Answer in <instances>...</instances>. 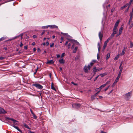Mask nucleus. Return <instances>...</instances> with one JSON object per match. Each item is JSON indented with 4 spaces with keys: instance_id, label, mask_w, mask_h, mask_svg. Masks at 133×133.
Masks as SVG:
<instances>
[{
    "instance_id": "nucleus-1",
    "label": "nucleus",
    "mask_w": 133,
    "mask_h": 133,
    "mask_svg": "<svg viewBox=\"0 0 133 133\" xmlns=\"http://www.w3.org/2000/svg\"><path fill=\"white\" fill-rule=\"evenodd\" d=\"M81 105L79 103H74L72 104V107L74 108L77 109L79 108L81 106Z\"/></svg>"
},
{
    "instance_id": "nucleus-2",
    "label": "nucleus",
    "mask_w": 133,
    "mask_h": 133,
    "mask_svg": "<svg viewBox=\"0 0 133 133\" xmlns=\"http://www.w3.org/2000/svg\"><path fill=\"white\" fill-rule=\"evenodd\" d=\"M32 85L33 86H35L37 88L40 89H42L43 88V86L39 84H34Z\"/></svg>"
},
{
    "instance_id": "nucleus-3",
    "label": "nucleus",
    "mask_w": 133,
    "mask_h": 133,
    "mask_svg": "<svg viewBox=\"0 0 133 133\" xmlns=\"http://www.w3.org/2000/svg\"><path fill=\"white\" fill-rule=\"evenodd\" d=\"M88 68L89 70H90V65H88V66H85L84 68V70L85 72L87 73L88 72Z\"/></svg>"
},
{
    "instance_id": "nucleus-4",
    "label": "nucleus",
    "mask_w": 133,
    "mask_h": 133,
    "mask_svg": "<svg viewBox=\"0 0 133 133\" xmlns=\"http://www.w3.org/2000/svg\"><path fill=\"white\" fill-rule=\"evenodd\" d=\"M131 93L130 92H128V93L126 94L125 95V98L126 99H128L130 98L131 96Z\"/></svg>"
},
{
    "instance_id": "nucleus-5",
    "label": "nucleus",
    "mask_w": 133,
    "mask_h": 133,
    "mask_svg": "<svg viewBox=\"0 0 133 133\" xmlns=\"http://www.w3.org/2000/svg\"><path fill=\"white\" fill-rule=\"evenodd\" d=\"M6 112L3 108L0 107V114H5Z\"/></svg>"
},
{
    "instance_id": "nucleus-6",
    "label": "nucleus",
    "mask_w": 133,
    "mask_h": 133,
    "mask_svg": "<svg viewBox=\"0 0 133 133\" xmlns=\"http://www.w3.org/2000/svg\"><path fill=\"white\" fill-rule=\"evenodd\" d=\"M7 119H8L9 120H11V121L14 122V125H16L17 124V123L16 122H17L16 120L14 119H13L12 118H9V117L7 118Z\"/></svg>"
},
{
    "instance_id": "nucleus-7",
    "label": "nucleus",
    "mask_w": 133,
    "mask_h": 133,
    "mask_svg": "<svg viewBox=\"0 0 133 133\" xmlns=\"http://www.w3.org/2000/svg\"><path fill=\"white\" fill-rule=\"evenodd\" d=\"M102 69V68L97 69L96 67H94L93 68V72H96L97 71H99V70H101Z\"/></svg>"
},
{
    "instance_id": "nucleus-8",
    "label": "nucleus",
    "mask_w": 133,
    "mask_h": 133,
    "mask_svg": "<svg viewBox=\"0 0 133 133\" xmlns=\"http://www.w3.org/2000/svg\"><path fill=\"white\" fill-rule=\"evenodd\" d=\"M99 36L100 41H101L103 37V35L101 32H99Z\"/></svg>"
},
{
    "instance_id": "nucleus-9",
    "label": "nucleus",
    "mask_w": 133,
    "mask_h": 133,
    "mask_svg": "<svg viewBox=\"0 0 133 133\" xmlns=\"http://www.w3.org/2000/svg\"><path fill=\"white\" fill-rule=\"evenodd\" d=\"M127 48L126 47H124V49L123 50L122 53H121V55H123L125 53V49H127Z\"/></svg>"
},
{
    "instance_id": "nucleus-10",
    "label": "nucleus",
    "mask_w": 133,
    "mask_h": 133,
    "mask_svg": "<svg viewBox=\"0 0 133 133\" xmlns=\"http://www.w3.org/2000/svg\"><path fill=\"white\" fill-rule=\"evenodd\" d=\"M49 26L51 28H57L58 29V26L55 25H49Z\"/></svg>"
},
{
    "instance_id": "nucleus-11",
    "label": "nucleus",
    "mask_w": 133,
    "mask_h": 133,
    "mask_svg": "<svg viewBox=\"0 0 133 133\" xmlns=\"http://www.w3.org/2000/svg\"><path fill=\"white\" fill-rule=\"evenodd\" d=\"M119 21H118L116 22L115 24V26L114 27V29H115L116 28H117V27L118 24H119Z\"/></svg>"
},
{
    "instance_id": "nucleus-12",
    "label": "nucleus",
    "mask_w": 133,
    "mask_h": 133,
    "mask_svg": "<svg viewBox=\"0 0 133 133\" xmlns=\"http://www.w3.org/2000/svg\"><path fill=\"white\" fill-rule=\"evenodd\" d=\"M123 25H122L121 27L119 29V35L121 34L122 32V30L123 29V27L122 26Z\"/></svg>"
},
{
    "instance_id": "nucleus-13",
    "label": "nucleus",
    "mask_w": 133,
    "mask_h": 133,
    "mask_svg": "<svg viewBox=\"0 0 133 133\" xmlns=\"http://www.w3.org/2000/svg\"><path fill=\"white\" fill-rule=\"evenodd\" d=\"M12 126L17 129L18 131L21 133H22V131L20 130L17 126H15L14 125H12Z\"/></svg>"
},
{
    "instance_id": "nucleus-14",
    "label": "nucleus",
    "mask_w": 133,
    "mask_h": 133,
    "mask_svg": "<svg viewBox=\"0 0 133 133\" xmlns=\"http://www.w3.org/2000/svg\"><path fill=\"white\" fill-rule=\"evenodd\" d=\"M54 62L53 60H50L48 61L47 62L46 64H53Z\"/></svg>"
},
{
    "instance_id": "nucleus-15",
    "label": "nucleus",
    "mask_w": 133,
    "mask_h": 133,
    "mask_svg": "<svg viewBox=\"0 0 133 133\" xmlns=\"http://www.w3.org/2000/svg\"><path fill=\"white\" fill-rule=\"evenodd\" d=\"M105 84H104L101 85L99 88H97L96 89H99L100 90H101V89L105 87Z\"/></svg>"
},
{
    "instance_id": "nucleus-16",
    "label": "nucleus",
    "mask_w": 133,
    "mask_h": 133,
    "mask_svg": "<svg viewBox=\"0 0 133 133\" xmlns=\"http://www.w3.org/2000/svg\"><path fill=\"white\" fill-rule=\"evenodd\" d=\"M59 62L61 64H64L65 63V61L63 60V59H60L59 60Z\"/></svg>"
},
{
    "instance_id": "nucleus-17",
    "label": "nucleus",
    "mask_w": 133,
    "mask_h": 133,
    "mask_svg": "<svg viewBox=\"0 0 133 133\" xmlns=\"http://www.w3.org/2000/svg\"><path fill=\"white\" fill-rule=\"evenodd\" d=\"M96 61L94 60H93L92 62L90 63V65L91 66H92L95 63Z\"/></svg>"
},
{
    "instance_id": "nucleus-18",
    "label": "nucleus",
    "mask_w": 133,
    "mask_h": 133,
    "mask_svg": "<svg viewBox=\"0 0 133 133\" xmlns=\"http://www.w3.org/2000/svg\"><path fill=\"white\" fill-rule=\"evenodd\" d=\"M128 6V3H127L124 6L122 7L121 8V10H123L124 8H125L126 7H127Z\"/></svg>"
},
{
    "instance_id": "nucleus-19",
    "label": "nucleus",
    "mask_w": 133,
    "mask_h": 133,
    "mask_svg": "<svg viewBox=\"0 0 133 133\" xmlns=\"http://www.w3.org/2000/svg\"><path fill=\"white\" fill-rule=\"evenodd\" d=\"M23 125H24V127L26 128H27L28 129H30V128L28 126V125H27L26 124L24 123L23 124Z\"/></svg>"
},
{
    "instance_id": "nucleus-20",
    "label": "nucleus",
    "mask_w": 133,
    "mask_h": 133,
    "mask_svg": "<svg viewBox=\"0 0 133 133\" xmlns=\"http://www.w3.org/2000/svg\"><path fill=\"white\" fill-rule=\"evenodd\" d=\"M51 89L54 90H55L56 89L54 86V83L53 82L51 83Z\"/></svg>"
},
{
    "instance_id": "nucleus-21",
    "label": "nucleus",
    "mask_w": 133,
    "mask_h": 133,
    "mask_svg": "<svg viewBox=\"0 0 133 133\" xmlns=\"http://www.w3.org/2000/svg\"><path fill=\"white\" fill-rule=\"evenodd\" d=\"M110 57V54L109 53H108L106 57V59L107 60Z\"/></svg>"
},
{
    "instance_id": "nucleus-22",
    "label": "nucleus",
    "mask_w": 133,
    "mask_h": 133,
    "mask_svg": "<svg viewBox=\"0 0 133 133\" xmlns=\"http://www.w3.org/2000/svg\"><path fill=\"white\" fill-rule=\"evenodd\" d=\"M78 49V47H76L75 48V49H74V50L73 51V53H75L76 52L77 50Z\"/></svg>"
},
{
    "instance_id": "nucleus-23",
    "label": "nucleus",
    "mask_w": 133,
    "mask_h": 133,
    "mask_svg": "<svg viewBox=\"0 0 133 133\" xmlns=\"http://www.w3.org/2000/svg\"><path fill=\"white\" fill-rule=\"evenodd\" d=\"M119 78L117 77L116 79L115 80V81L114 82V83H116L118 82Z\"/></svg>"
},
{
    "instance_id": "nucleus-24",
    "label": "nucleus",
    "mask_w": 133,
    "mask_h": 133,
    "mask_svg": "<svg viewBox=\"0 0 133 133\" xmlns=\"http://www.w3.org/2000/svg\"><path fill=\"white\" fill-rule=\"evenodd\" d=\"M107 75V74L106 73H105L103 74H101L100 75H99L101 76L102 77H103L105 75Z\"/></svg>"
},
{
    "instance_id": "nucleus-25",
    "label": "nucleus",
    "mask_w": 133,
    "mask_h": 133,
    "mask_svg": "<svg viewBox=\"0 0 133 133\" xmlns=\"http://www.w3.org/2000/svg\"><path fill=\"white\" fill-rule=\"evenodd\" d=\"M116 34V32H113L111 35L110 37V38H112L114 36L115 34Z\"/></svg>"
},
{
    "instance_id": "nucleus-26",
    "label": "nucleus",
    "mask_w": 133,
    "mask_h": 133,
    "mask_svg": "<svg viewBox=\"0 0 133 133\" xmlns=\"http://www.w3.org/2000/svg\"><path fill=\"white\" fill-rule=\"evenodd\" d=\"M117 28H116L115 29H114V28L113 29V32H116V34L117 32Z\"/></svg>"
},
{
    "instance_id": "nucleus-27",
    "label": "nucleus",
    "mask_w": 133,
    "mask_h": 133,
    "mask_svg": "<svg viewBox=\"0 0 133 133\" xmlns=\"http://www.w3.org/2000/svg\"><path fill=\"white\" fill-rule=\"evenodd\" d=\"M32 114V115L33 116V118L35 119H36L37 118V116L34 114V113H33V114Z\"/></svg>"
},
{
    "instance_id": "nucleus-28",
    "label": "nucleus",
    "mask_w": 133,
    "mask_h": 133,
    "mask_svg": "<svg viewBox=\"0 0 133 133\" xmlns=\"http://www.w3.org/2000/svg\"><path fill=\"white\" fill-rule=\"evenodd\" d=\"M119 69H120V70L119 71V73L121 74L122 71V70H123V66H122L121 68H119Z\"/></svg>"
},
{
    "instance_id": "nucleus-29",
    "label": "nucleus",
    "mask_w": 133,
    "mask_h": 133,
    "mask_svg": "<svg viewBox=\"0 0 133 133\" xmlns=\"http://www.w3.org/2000/svg\"><path fill=\"white\" fill-rule=\"evenodd\" d=\"M130 48H132L133 47V43H132V42L131 41L130 42Z\"/></svg>"
},
{
    "instance_id": "nucleus-30",
    "label": "nucleus",
    "mask_w": 133,
    "mask_h": 133,
    "mask_svg": "<svg viewBox=\"0 0 133 133\" xmlns=\"http://www.w3.org/2000/svg\"><path fill=\"white\" fill-rule=\"evenodd\" d=\"M63 39H64V37L62 36H61V41H60V43H62L63 41Z\"/></svg>"
},
{
    "instance_id": "nucleus-31",
    "label": "nucleus",
    "mask_w": 133,
    "mask_h": 133,
    "mask_svg": "<svg viewBox=\"0 0 133 133\" xmlns=\"http://www.w3.org/2000/svg\"><path fill=\"white\" fill-rule=\"evenodd\" d=\"M95 96H94V95L92 96L91 97V99L92 100H93L94 99H95Z\"/></svg>"
},
{
    "instance_id": "nucleus-32",
    "label": "nucleus",
    "mask_w": 133,
    "mask_h": 133,
    "mask_svg": "<svg viewBox=\"0 0 133 133\" xmlns=\"http://www.w3.org/2000/svg\"><path fill=\"white\" fill-rule=\"evenodd\" d=\"M100 90H99L98 92H97L96 93H95L94 95V96H96L100 92Z\"/></svg>"
},
{
    "instance_id": "nucleus-33",
    "label": "nucleus",
    "mask_w": 133,
    "mask_h": 133,
    "mask_svg": "<svg viewBox=\"0 0 133 133\" xmlns=\"http://www.w3.org/2000/svg\"><path fill=\"white\" fill-rule=\"evenodd\" d=\"M73 41L74 42L76 43V44L78 45H79V43L77 41L74 40Z\"/></svg>"
},
{
    "instance_id": "nucleus-34",
    "label": "nucleus",
    "mask_w": 133,
    "mask_h": 133,
    "mask_svg": "<svg viewBox=\"0 0 133 133\" xmlns=\"http://www.w3.org/2000/svg\"><path fill=\"white\" fill-rule=\"evenodd\" d=\"M119 58V56L118 55L116 56L114 58V59L115 60H117Z\"/></svg>"
},
{
    "instance_id": "nucleus-35",
    "label": "nucleus",
    "mask_w": 133,
    "mask_h": 133,
    "mask_svg": "<svg viewBox=\"0 0 133 133\" xmlns=\"http://www.w3.org/2000/svg\"><path fill=\"white\" fill-rule=\"evenodd\" d=\"M132 2H133V0H130L129 3L128 4V5H129V6H130L131 3Z\"/></svg>"
},
{
    "instance_id": "nucleus-36",
    "label": "nucleus",
    "mask_w": 133,
    "mask_h": 133,
    "mask_svg": "<svg viewBox=\"0 0 133 133\" xmlns=\"http://www.w3.org/2000/svg\"><path fill=\"white\" fill-rule=\"evenodd\" d=\"M5 39V37H2L1 38H0V42L1 41H2L4 40V39Z\"/></svg>"
},
{
    "instance_id": "nucleus-37",
    "label": "nucleus",
    "mask_w": 133,
    "mask_h": 133,
    "mask_svg": "<svg viewBox=\"0 0 133 133\" xmlns=\"http://www.w3.org/2000/svg\"><path fill=\"white\" fill-rule=\"evenodd\" d=\"M107 44L104 43V45L103 47V49H104L107 46Z\"/></svg>"
},
{
    "instance_id": "nucleus-38",
    "label": "nucleus",
    "mask_w": 133,
    "mask_h": 133,
    "mask_svg": "<svg viewBox=\"0 0 133 133\" xmlns=\"http://www.w3.org/2000/svg\"><path fill=\"white\" fill-rule=\"evenodd\" d=\"M110 83V81H107L106 82V83H105V84H105V85L106 86V85H107L108 84Z\"/></svg>"
},
{
    "instance_id": "nucleus-39",
    "label": "nucleus",
    "mask_w": 133,
    "mask_h": 133,
    "mask_svg": "<svg viewBox=\"0 0 133 133\" xmlns=\"http://www.w3.org/2000/svg\"><path fill=\"white\" fill-rule=\"evenodd\" d=\"M61 34H63V35L65 36H67V35H68V34L67 33H63L62 32H61Z\"/></svg>"
},
{
    "instance_id": "nucleus-40",
    "label": "nucleus",
    "mask_w": 133,
    "mask_h": 133,
    "mask_svg": "<svg viewBox=\"0 0 133 133\" xmlns=\"http://www.w3.org/2000/svg\"><path fill=\"white\" fill-rule=\"evenodd\" d=\"M133 15V11H132L130 12V16H132Z\"/></svg>"
},
{
    "instance_id": "nucleus-41",
    "label": "nucleus",
    "mask_w": 133,
    "mask_h": 133,
    "mask_svg": "<svg viewBox=\"0 0 133 133\" xmlns=\"http://www.w3.org/2000/svg\"><path fill=\"white\" fill-rule=\"evenodd\" d=\"M71 44L70 43H69L68 45V49L70 48L71 47Z\"/></svg>"
},
{
    "instance_id": "nucleus-42",
    "label": "nucleus",
    "mask_w": 133,
    "mask_h": 133,
    "mask_svg": "<svg viewBox=\"0 0 133 133\" xmlns=\"http://www.w3.org/2000/svg\"><path fill=\"white\" fill-rule=\"evenodd\" d=\"M71 83L73 84H74V85H77L78 84L77 83H74V82H71Z\"/></svg>"
},
{
    "instance_id": "nucleus-43",
    "label": "nucleus",
    "mask_w": 133,
    "mask_h": 133,
    "mask_svg": "<svg viewBox=\"0 0 133 133\" xmlns=\"http://www.w3.org/2000/svg\"><path fill=\"white\" fill-rule=\"evenodd\" d=\"M65 55V53H63L62 55H61V57H64V56Z\"/></svg>"
},
{
    "instance_id": "nucleus-44",
    "label": "nucleus",
    "mask_w": 133,
    "mask_h": 133,
    "mask_svg": "<svg viewBox=\"0 0 133 133\" xmlns=\"http://www.w3.org/2000/svg\"><path fill=\"white\" fill-rule=\"evenodd\" d=\"M121 73H119V74L118 75V76L117 77H118L119 78H120V76H121Z\"/></svg>"
},
{
    "instance_id": "nucleus-45",
    "label": "nucleus",
    "mask_w": 133,
    "mask_h": 133,
    "mask_svg": "<svg viewBox=\"0 0 133 133\" xmlns=\"http://www.w3.org/2000/svg\"><path fill=\"white\" fill-rule=\"evenodd\" d=\"M114 10H115V8H112L111 10V12L112 13L114 11Z\"/></svg>"
},
{
    "instance_id": "nucleus-46",
    "label": "nucleus",
    "mask_w": 133,
    "mask_h": 133,
    "mask_svg": "<svg viewBox=\"0 0 133 133\" xmlns=\"http://www.w3.org/2000/svg\"><path fill=\"white\" fill-rule=\"evenodd\" d=\"M54 43H52L51 44H50V47H52L54 45Z\"/></svg>"
},
{
    "instance_id": "nucleus-47",
    "label": "nucleus",
    "mask_w": 133,
    "mask_h": 133,
    "mask_svg": "<svg viewBox=\"0 0 133 133\" xmlns=\"http://www.w3.org/2000/svg\"><path fill=\"white\" fill-rule=\"evenodd\" d=\"M132 16H130V18L129 19V20L130 21H132Z\"/></svg>"
},
{
    "instance_id": "nucleus-48",
    "label": "nucleus",
    "mask_w": 133,
    "mask_h": 133,
    "mask_svg": "<svg viewBox=\"0 0 133 133\" xmlns=\"http://www.w3.org/2000/svg\"><path fill=\"white\" fill-rule=\"evenodd\" d=\"M99 76V75L97 76V77H96L94 80V81H95L96 80V79H97L98 77Z\"/></svg>"
},
{
    "instance_id": "nucleus-49",
    "label": "nucleus",
    "mask_w": 133,
    "mask_h": 133,
    "mask_svg": "<svg viewBox=\"0 0 133 133\" xmlns=\"http://www.w3.org/2000/svg\"><path fill=\"white\" fill-rule=\"evenodd\" d=\"M111 39V38H109L106 41L108 42Z\"/></svg>"
},
{
    "instance_id": "nucleus-50",
    "label": "nucleus",
    "mask_w": 133,
    "mask_h": 133,
    "mask_svg": "<svg viewBox=\"0 0 133 133\" xmlns=\"http://www.w3.org/2000/svg\"><path fill=\"white\" fill-rule=\"evenodd\" d=\"M28 46L27 45L25 46H24V48L26 50L27 49Z\"/></svg>"
},
{
    "instance_id": "nucleus-51",
    "label": "nucleus",
    "mask_w": 133,
    "mask_h": 133,
    "mask_svg": "<svg viewBox=\"0 0 133 133\" xmlns=\"http://www.w3.org/2000/svg\"><path fill=\"white\" fill-rule=\"evenodd\" d=\"M122 63H123V62H121V63L120 64V66H119V68H121V67H122V66H122Z\"/></svg>"
},
{
    "instance_id": "nucleus-52",
    "label": "nucleus",
    "mask_w": 133,
    "mask_h": 133,
    "mask_svg": "<svg viewBox=\"0 0 133 133\" xmlns=\"http://www.w3.org/2000/svg\"><path fill=\"white\" fill-rule=\"evenodd\" d=\"M133 26V23H131V24L130 25V28H132V27Z\"/></svg>"
},
{
    "instance_id": "nucleus-53",
    "label": "nucleus",
    "mask_w": 133,
    "mask_h": 133,
    "mask_svg": "<svg viewBox=\"0 0 133 133\" xmlns=\"http://www.w3.org/2000/svg\"><path fill=\"white\" fill-rule=\"evenodd\" d=\"M45 45H47V46H48L49 45V43L48 42H46V43H45Z\"/></svg>"
},
{
    "instance_id": "nucleus-54",
    "label": "nucleus",
    "mask_w": 133,
    "mask_h": 133,
    "mask_svg": "<svg viewBox=\"0 0 133 133\" xmlns=\"http://www.w3.org/2000/svg\"><path fill=\"white\" fill-rule=\"evenodd\" d=\"M23 44L22 43V42H21L20 44V46L21 47H22L23 46Z\"/></svg>"
},
{
    "instance_id": "nucleus-55",
    "label": "nucleus",
    "mask_w": 133,
    "mask_h": 133,
    "mask_svg": "<svg viewBox=\"0 0 133 133\" xmlns=\"http://www.w3.org/2000/svg\"><path fill=\"white\" fill-rule=\"evenodd\" d=\"M109 86L108 87H107L105 89H104V91H107L109 87Z\"/></svg>"
},
{
    "instance_id": "nucleus-56",
    "label": "nucleus",
    "mask_w": 133,
    "mask_h": 133,
    "mask_svg": "<svg viewBox=\"0 0 133 133\" xmlns=\"http://www.w3.org/2000/svg\"><path fill=\"white\" fill-rule=\"evenodd\" d=\"M45 31L43 30L41 33V35H42L45 33Z\"/></svg>"
},
{
    "instance_id": "nucleus-57",
    "label": "nucleus",
    "mask_w": 133,
    "mask_h": 133,
    "mask_svg": "<svg viewBox=\"0 0 133 133\" xmlns=\"http://www.w3.org/2000/svg\"><path fill=\"white\" fill-rule=\"evenodd\" d=\"M56 56H57V58H59L60 56V55H59V54H57Z\"/></svg>"
},
{
    "instance_id": "nucleus-58",
    "label": "nucleus",
    "mask_w": 133,
    "mask_h": 133,
    "mask_svg": "<svg viewBox=\"0 0 133 133\" xmlns=\"http://www.w3.org/2000/svg\"><path fill=\"white\" fill-rule=\"evenodd\" d=\"M74 44L71 46V49H72L74 48Z\"/></svg>"
},
{
    "instance_id": "nucleus-59",
    "label": "nucleus",
    "mask_w": 133,
    "mask_h": 133,
    "mask_svg": "<svg viewBox=\"0 0 133 133\" xmlns=\"http://www.w3.org/2000/svg\"><path fill=\"white\" fill-rule=\"evenodd\" d=\"M4 59V57H1L0 58V59L1 60H3Z\"/></svg>"
},
{
    "instance_id": "nucleus-60",
    "label": "nucleus",
    "mask_w": 133,
    "mask_h": 133,
    "mask_svg": "<svg viewBox=\"0 0 133 133\" xmlns=\"http://www.w3.org/2000/svg\"><path fill=\"white\" fill-rule=\"evenodd\" d=\"M98 50L99 51L101 49V47H98Z\"/></svg>"
},
{
    "instance_id": "nucleus-61",
    "label": "nucleus",
    "mask_w": 133,
    "mask_h": 133,
    "mask_svg": "<svg viewBox=\"0 0 133 133\" xmlns=\"http://www.w3.org/2000/svg\"><path fill=\"white\" fill-rule=\"evenodd\" d=\"M97 59H99V56L98 54L97 55Z\"/></svg>"
},
{
    "instance_id": "nucleus-62",
    "label": "nucleus",
    "mask_w": 133,
    "mask_h": 133,
    "mask_svg": "<svg viewBox=\"0 0 133 133\" xmlns=\"http://www.w3.org/2000/svg\"><path fill=\"white\" fill-rule=\"evenodd\" d=\"M33 37L34 38H35L36 37V35H34L33 36Z\"/></svg>"
},
{
    "instance_id": "nucleus-63",
    "label": "nucleus",
    "mask_w": 133,
    "mask_h": 133,
    "mask_svg": "<svg viewBox=\"0 0 133 133\" xmlns=\"http://www.w3.org/2000/svg\"><path fill=\"white\" fill-rule=\"evenodd\" d=\"M68 43V41H67L66 42V43H65V45H67V44Z\"/></svg>"
},
{
    "instance_id": "nucleus-64",
    "label": "nucleus",
    "mask_w": 133,
    "mask_h": 133,
    "mask_svg": "<svg viewBox=\"0 0 133 133\" xmlns=\"http://www.w3.org/2000/svg\"><path fill=\"white\" fill-rule=\"evenodd\" d=\"M29 132L30 133H35V132H32L31 131H29Z\"/></svg>"
}]
</instances>
